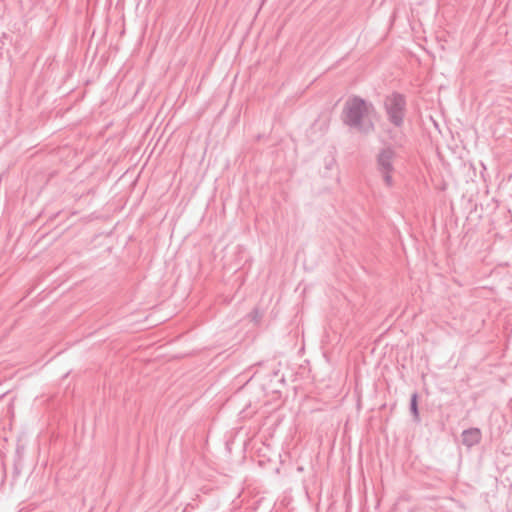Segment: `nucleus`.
Here are the masks:
<instances>
[{"instance_id":"obj_1","label":"nucleus","mask_w":512,"mask_h":512,"mask_svg":"<svg viewBox=\"0 0 512 512\" xmlns=\"http://www.w3.org/2000/svg\"><path fill=\"white\" fill-rule=\"evenodd\" d=\"M377 114L375 105L361 96H349L342 109L341 120L350 129H354L363 135H369L375 131L372 117Z\"/></svg>"},{"instance_id":"obj_2","label":"nucleus","mask_w":512,"mask_h":512,"mask_svg":"<svg viewBox=\"0 0 512 512\" xmlns=\"http://www.w3.org/2000/svg\"><path fill=\"white\" fill-rule=\"evenodd\" d=\"M384 110L388 121L397 128L404 124L407 100L404 94L394 91L384 99Z\"/></svg>"},{"instance_id":"obj_3","label":"nucleus","mask_w":512,"mask_h":512,"mask_svg":"<svg viewBox=\"0 0 512 512\" xmlns=\"http://www.w3.org/2000/svg\"><path fill=\"white\" fill-rule=\"evenodd\" d=\"M395 150L391 145L381 148L376 155V165L379 172H393V159L395 158Z\"/></svg>"},{"instance_id":"obj_4","label":"nucleus","mask_w":512,"mask_h":512,"mask_svg":"<svg viewBox=\"0 0 512 512\" xmlns=\"http://www.w3.org/2000/svg\"><path fill=\"white\" fill-rule=\"evenodd\" d=\"M480 440V431L478 429H471L463 433V442L468 446L478 443Z\"/></svg>"},{"instance_id":"obj_5","label":"nucleus","mask_w":512,"mask_h":512,"mask_svg":"<svg viewBox=\"0 0 512 512\" xmlns=\"http://www.w3.org/2000/svg\"><path fill=\"white\" fill-rule=\"evenodd\" d=\"M383 176L384 183L391 187L393 185L392 172H380Z\"/></svg>"},{"instance_id":"obj_6","label":"nucleus","mask_w":512,"mask_h":512,"mask_svg":"<svg viewBox=\"0 0 512 512\" xmlns=\"http://www.w3.org/2000/svg\"><path fill=\"white\" fill-rule=\"evenodd\" d=\"M412 410H413V412L415 414L417 413V399H416V395H414L413 398H412Z\"/></svg>"}]
</instances>
